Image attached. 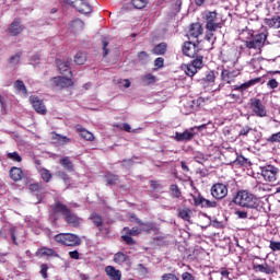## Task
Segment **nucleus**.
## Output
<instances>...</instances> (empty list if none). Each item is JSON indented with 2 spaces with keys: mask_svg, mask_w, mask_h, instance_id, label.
<instances>
[{
  "mask_svg": "<svg viewBox=\"0 0 280 280\" xmlns=\"http://www.w3.org/2000/svg\"><path fill=\"white\" fill-rule=\"evenodd\" d=\"M170 191H171L172 198H180L183 196L180 188H178V185H176V184L171 185Z\"/></svg>",
  "mask_w": 280,
  "mask_h": 280,
  "instance_id": "38",
  "label": "nucleus"
},
{
  "mask_svg": "<svg viewBox=\"0 0 280 280\" xmlns=\"http://www.w3.org/2000/svg\"><path fill=\"white\" fill-rule=\"evenodd\" d=\"M196 51H197V48L192 43L190 42L184 43L183 54L185 56H188V58H196Z\"/></svg>",
  "mask_w": 280,
  "mask_h": 280,
  "instance_id": "18",
  "label": "nucleus"
},
{
  "mask_svg": "<svg viewBox=\"0 0 280 280\" xmlns=\"http://www.w3.org/2000/svg\"><path fill=\"white\" fill-rule=\"evenodd\" d=\"M77 132L85 141H94L95 140V136H93V133L91 131L84 129V127H82L80 125L77 126Z\"/></svg>",
  "mask_w": 280,
  "mask_h": 280,
  "instance_id": "21",
  "label": "nucleus"
},
{
  "mask_svg": "<svg viewBox=\"0 0 280 280\" xmlns=\"http://www.w3.org/2000/svg\"><path fill=\"white\" fill-rule=\"evenodd\" d=\"M69 257L71 259H80V253L78 250L69 252Z\"/></svg>",
  "mask_w": 280,
  "mask_h": 280,
  "instance_id": "59",
  "label": "nucleus"
},
{
  "mask_svg": "<svg viewBox=\"0 0 280 280\" xmlns=\"http://www.w3.org/2000/svg\"><path fill=\"white\" fill-rule=\"evenodd\" d=\"M194 104H195L194 101L184 102L183 107H182L183 115H191V113H194V110H196V107L194 106Z\"/></svg>",
  "mask_w": 280,
  "mask_h": 280,
  "instance_id": "28",
  "label": "nucleus"
},
{
  "mask_svg": "<svg viewBox=\"0 0 280 280\" xmlns=\"http://www.w3.org/2000/svg\"><path fill=\"white\" fill-rule=\"evenodd\" d=\"M39 174H40L43 180H45V183H49V180H51V173L49 172V170L40 168Z\"/></svg>",
  "mask_w": 280,
  "mask_h": 280,
  "instance_id": "41",
  "label": "nucleus"
},
{
  "mask_svg": "<svg viewBox=\"0 0 280 280\" xmlns=\"http://www.w3.org/2000/svg\"><path fill=\"white\" fill-rule=\"evenodd\" d=\"M74 62L75 65H84V62H86V55L84 52H77Z\"/></svg>",
  "mask_w": 280,
  "mask_h": 280,
  "instance_id": "40",
  "label": "nucleus"
},
{
  "mask_svg": "<svg viewBox=\"0 0 280 280\" xmlns=\"http://www.w3.org/2000/svg\"><path fill=\"white\" fill-rule=\"evenodd\" d=\"M236 215L241 220H246V218L253 219V215H248V211H236Z\"/></svg>",
  "mask_w": 280,
  "mask_h": 280,
  "instance_id": "53",
  "label": "nucleus"
},
{
  "mask_svg": "<svg viewBox=\"0 0 280 280\" xmlns=\"http://www.w3.org/2000/svg\"><path fill=\"white\" fill-rule=\"evenodd\" d=\"M23 30H24V27H23V25H21L20 19H15L9 27V32H10L11 36H19V34H21V32H23Z\"/></svg>",
  "mask_w": 280,
  "mask_h": 280,
  "instance_id": "17",
  "label": "nucleus"
},
{
  "mask_svg": "<svg viewBox=\"0 0 280 280\" xmlns=\"http://www.w3.org/2000/svg\"><path fill=\"white\" fill-rule=\"evenodd\" d=\"M261 82V78L252 79L241 85H234L233 91H240V93H244V91L250 89V86H255V84H259Z\"/></svg>",
  "mask_w": 280,
  "mask_h": 280,
  "instance_id": "16",
  "label": "nucleus"
},
{
  "mask_svg": "<svg viewBox=\"0 0 280 280\" xmlns=\"http://www.w3.org/2000/svg\"><path fill=\"white\" fill-rule=\"evenodd\" d=\"M273 10L277 12V14H280V0L273 4Z\"/></svg>",
  "mask_w": 280,
  "mask_h": 280,
  "instance_id": "63",
  "label": "nucleus"
},
{
  "mask_svg": "<svg viewBox=\"0 0 280 280\" xmlns=\"http://www.w3.org/2000/svg\"><path fill=\"white\" fill-rule=\"evenodd\" d=\"M138 224H140V231L141 233L145 232H150L152 231V229H154V224L148 222V223H141V221H138Z\"/></svg>",
  "mask_w": 280,
  "mask_h": 280,
  "instance_id": "42",
  "label": "nucleus"
},
{
  "mask_svg": "<svg viewBox=\"0 0 280 280\" xmlns=\"http://www.w3.org/2000/svg\"><path fill=\"white\" fill-rule=\"evenodd\" d=\"M161 280H178V277H176L174 273H164L161 277Z\"/></svg>",
  "mask_w": 280,
  "mask_h": 280,
  "instance_id": "55",
  "label": "nucleus"
},
{
  "mask_svg": "<svg viewBox=\"0 0 280 280\" xmlns=\"http://www.w3.org/2000/svg\"><path fill=\"white\" fill-rule=\"evenodd\" d=\"M206 40L211 43V40H215V31H206Z\"/></svg>",
  "mask_w": 280,
  "mask_h": 280,
  "instance_id": "52",
  "label": "nucleus"
},
{
  "mask_svg": "<svg viewBox=\"0 0 280 280\" xmlns=\"http://www.w3.org/2000/svg\"><path fill=\"white\" fill-rule=\"evenodd\" d=\"M190 65L198 71L202 67V56L197 57Z\"/></svg>",
  "mask_w": 280,
  "mask_h": 280,
  "instance_id": "46",
  "label": "nucleus"
},
{
  "mask_svg": "<svg viewBox=\"0 0 280 280\" xmlns=\"http://www.w3.org/2000/svg\"><path fill=\"white\" fill-rule=\"evenodd\" d=\"M106 183L107 185H117L119 177L117 175H113L110 173H108L106 176Z\"/></svg>",
  "mask_w": 280,
  "mask_h": 280,
  "instance_id": "43",
  "label": "nucleus"
},
{
  "mask_svg": "<svg viewBox=\"0 0 280 280\" xmlns=\"http://www.w3.org/2000/svg\"><path fill=\"white\" fill-rule=\"evenodd\" d=\"M249 108L252 113L256 115V117H266L268 115V110H266V105L259 98H252L249 103Z\"/></svg>",
  "mask_w": 280,
  "mask_h": 280,
  "instance_id": "8",
  "label": "nucleus"
},
{
  "mask_svg": "<svg viewBox=\"0 0 280 280\" xmlns=\"http://www.w3.org/2000/svg\"><path fill=\"white\" fill-rule=\"evenodd\" d=\"M37 257H60L56 250L48 248V247H42L36 252Z\"/></svg>",
  "mask_w": 280,
  "mask_h": 280,
  "instance_id": "19",
  "label": "nucleus"
},
{
  "mask_svg": "<svg viewBox=\"0 0 280 280\" xmlns=\"http://www.w3.org/2000/svg\"><path fill=\"white\" fill-rule=\"evenodd\" d=\"M189 202H192V205H195V207H218V202L215 201H210L206 198H203L202 196L200 195H190V198H189Z\"/></svg>",
  "mask_w": 280,
  "mask_h": 280,
  "instance_id": "10",
  "label": "nucleus"
},
{
  "mask_svg": "<svg viewBox=\"0 0 280 280\" xmlns=\"http://www.w3.org/2000/svg\"><path fill=\"white\" fill-rule=\"evenodd\" d=\"M114 261L115 264H119L121 266V264H126V261H128V255L118 252L114 255Z\"/></svg>",
  "mask_w": 280,
  "mask_h": 280,
  "instance_id": "37",
  "label": "nucleus"
},
{
  "mask_svg": "<svg viewBox=\"0 0 280 280\" xmlns=\"http://www.w3.org/2000/svg\"><path fill=\"white\" fill-rule=\"evenodd\" d=\"M68 5L75 8L81 14H91L93 12V7L89 0H63Z\"/></svg>",
  "mask_w": 280,
  "mask_h": 280,
  "instance_id": "7",
  "label": "nucleus"
},
{
  "mask_svg": "<svg viewBox=\"0 0 280 280\" xmlns=\"http://www.w3.org/2000/svg\"><path fill=\"white\" fill-rule=\"evenodd\" d=\"M52 82L58 89H67L68 86H73V81L66 77H55Z\"/></svg>",
  "mask_w": 280,
  "mask_h": 280,
  "instance_id": "15",
  "label": "nucleus"
},
{
  "mask_svg": "<svg viewBox=\"0 0 280 280\" xmlns=\"http://www.w3.org/2000/svg\"><path fill=\"white\" fill-rule=\"evenodd\" d=\"M266 38L267 36L264 33L254 35L250 39L245 42V47H247V49H254V55L261 54V47H264Z\"/></svg>",
  "mask_w": 280,
  "mask_h": 280,
  "instance_id": "4",
  "label": "nucleus"
},
{
  "mask_svg": "<svg viewBox=\"0 0 280 280\" xmlns=\"http://www.w3.org/2000/svg\"><path fill=\"white\" fill-rule=\"evenodd\" d=\"M90 220L95 224V226H97V229H100V231H102V225L104 224L102 215L94 212L90 215Z\"/></svg>",
  "mask_w": 280,
  "mask_h": 280,
  "instance_id": "33",
  "label": "nucleus"
},
{
  "mask_svg": "<svg viewBox=\"0 0 280 280\" xmlns=\"http://www.w3.org/2000/svg\"><path fill=\"white\" fill-rule=\"evenodd\" d=\"M253 128L249 126L242 127V129L238 132V137H248V132H250Z\"/></svg>",
  "mask_w": 280,
  "mask_h": 280,
  "instance_id": "50",
  "label": "nucleus"
},
{
  "mask_svg": "<svg viewBox=\"0 0 280 280\" xmlns=\"http://www.w3.org/2000/svg\"><path fill=\"white\" fill-rule=\"evenodd\" d=\"M180 165H182L183 172H189V166H187V163H185V161H182Z\"/></svg>",
  "mask_w": 280,
  "mask_h": 280,
  "instance_id": "64",
  "label": "nucleus"
},
{
  "mask_svg": "<svg viewBox=\"0 0 280 280\" xmlns=\"http://www.w3.org/2000/svg\"><path fill=\"white\" fill-rule=\"evenodd\" d=\"M221 78L223 82L231 84V82H233V78H237V74H233V72L229 70H222Z\"/></svg>",
  "mask_w": 280,
  "mask_h": 280,
  "instance_id": "34",
  "label": "nucleus"
},
{
  "mask_svg": "<svg viewBox=\"0 0 280 280\" xmlns=\"http://www.w3.org/2000/svg\"><path fill=\"white\" fill-rule=\"evenodd\" d=\"M203 19L208 32H218V30H222V23L218 22V13L215 11H206L203 13Z\"/></svg>",
  "mask_w": 280,
  "mask_h": 280,
  "instance_id": "5",
  "label": "nucleus"
},
{
  "mask_svg": "<svg viewBox=\"0 0 280 280\" xmlns=\"http://www.w3.org/2000/svg\"><path fill=\"white\" fill-rule=\"evenodd\" d=\"M52 210L55 213H61L67 224H69L70 226L77 228L79 224L82 223V219L80 217H77L75 213H72L71 210L67 207V205L56 202L52 206Z\"/></svg>",
  "mask_w": 280,
  "mask_h": 280,
  "instance_id": "1",
  "label": "nucleus"
},
{
  "mask_svg": "<svg viewBox=\"0 0 280 280\" xmlns=\"http://www.w3.org/2000/svg\"><path fill=\"white\" fill-rule=\"evenodd\" d=\"M141 82L144 86H153V84H156V75L147 73L141 77Z\"/></svg>",
  "mask_w": 280,
  "mask_h": 280,
  "instance_id": "25",
  "label": "nucleus"
},
{
  "mask_svg": "<svg viewBox=\"0 0 280 280\" xmlns=\"http://www.w3.org/2000/svg\"><path fill=\"white\" fill-rule=\"evenodd\" d=\"M55 241L63 246H80L82 240L80 236L71 233H60L55 236Z\"/></svg>",
  "mask_w": 280,
  "mask_h": 280,
  "instance_id": "3",
  "label": "nucleus"
},
{
  "mask_svg": "<svg viewBox=\"0 0 280 280\" xmlns=\"http://www.w3.org/2000/svg\"><path fill=\"white\" fill-rule=\"evenodd\" d=\"M200 84L203 89H211L215 84V72L208 71L206 77L200 80Z\"/></svg>",
  "mask_w": 280,
  "mask_h": 280,
  "instance_id": "13",
  "label": "nucleus"
},
{
  "mask_svg": "<svg viewBox=\"0 0 280 280\" xmlns=\"http://www.w3.org/2000/svg\"><path fill=\"white\" fill-rule=\"evenodd\" d=\"M265 25L269 27H275V30H279L280 27V16L267 18L265 19Z\"/></svg>",
  "mask_w": 280,
  "mask_h": 280,
  "instance_id": "29",
  "label": "nucleus"
},
{
  "mask_svg": "<svg viewBox=\"0 0 280 280\" xmlns=\"http://www.w3.org/2000/svg\"><path fill=\"white\" fill-rule=\"evenodd\" d=\"M9 176L14 180V183H19V180L23 178V170H21V167L13 166L9 171Z\"/></svg>",
  "mask_w": 280,
  "mask_h": 280,
  "instance_id": "22",
  "label": "nucleus"
},
{
  "mask_svg": "<svg viewBox=\"0 0 280 280\" xmlns=\"http://www.w3.org/2000/svg\"><path fill=\"white\" fill-rule=\"evenodd\" d=\"M182 69L188 78H194L198 73V70L191 63L182 66Z\"/></svg>",
  "mask_w": 280,
  "mask_h": 280,
  "instance_id": "32",
  "label": "nucleus"
},
{
  "mask_svg": "<svg viewBox=\"0 0 280 280\" xmlns=\"http://www.w3.org/2000/svg\"><path fill=\"white\" fill-rule=\"evenodd\" d=\"M202 34V25L200 23H192L190 25L189 35L192 38H198Z\"/></svg>",
  "mask_w": 280,
  "mask_h": 280,
  "instance_id": "27",
  "label": "nucleus"
},
{
  "mask_svg": "<svg viewBox=\"0 0 280 280\" xmlns=\"http://www.w3.org/2000/svg\"><path fill=\"white\" fill-rule=\"evenodd\" d=\"M56 65L60 71V73H67V71H68V73L71 74V71L69 70L71 67V62L69 60L63 61L61 59H57Z\"/></svg>",
  "mask_w": 280,
  "mask_h": 280,
  "instance_id": "26",
  "label": "nucleus"
},
{
  "mask_svg": "<svg viewBox=\"0 0 280 280\" xmlns=\"http://www.w3.org/2000/svg\"><path fill=\"white\" fill-rule=\"evenodd\" d=\"M178 217L182 218V220L189 222V220H191V209L189 208L179 209Z\"/></svg>",
  "mask_w": 280,
  "mask_h": 280,
  "instance_id": "35",
  "label": "nucleus"
},
{
  "mask_svg": "<svg viewBox=\"0 0 280 280\" xmlns=\"http://www.w3.org/2000/svg\"><path fill=\"white\" fill-rule=\"evenodd\" d=\"M165 51H167V44L165 43H161L153 48L155 56H164Z\"/></svg>",
  "mask_w": 280,
  "mask_h": 280,
  "instance_id": "36",
  "label": "nucleus"
},
{
  "mask_svg": "<svg viewBox=\"0 0 280 280\" xmlns=\"http://www.w3.org/2000/svg\"><path fill=\"white\" fill-rule=\"evenodd\" d=\"M10 235H11V240L13 242V244H15V246H19V242H16L18 240H21V237H23V229H16V228H11L10 229Z\"/></svg>",
  "mask_w": 280,
  "mask_h": 280,
  "instance_id": "24",
  "label": "nucleus"
},
{
  "mask_svg": "<svg viewBox=\"0 0 280 280\" xmlns=\"http://www.w3.org/2000/svg\"><path fill=\"white\" fill-rule=\"evenodd\" d=\"M124 231L129 235H133V236L141 235V228H132L131 230L128 228H125Z\"/></svg>",
  "mask_w": 280,
  "mask_h": 280,
  "instance_id": "45",
  "label": "nucleus"
},
{
  "mask_svg": "<svg viewBox=\"0 0 280 280\" xmlns=\"http://www.w3.org/2000/svg\"><path fill=\"white\" fill-rule=\"evenodd\" d=\"M138 58H139V60L147 61L148 60V52L141 51L140 54H138Z\"/></svg>",
  "mask_w": 280,
  "mask_h": 280,
  "instance_id": "61",
  "label": "nucleus"
},
{
  "mask_svg": "<svg viewBox=\"0 0 280 280\" xmlns=\"http://www.w3.org/2000/svg\"><path fill=\"white\" fill-rule=\"evenodd\" d=\"M105 272H106L107 277H109L110 280H121V271L117 270L113 266H107L105 268Z\"/></svg>",
  "mask_w": 280,
  "mask_h": 280,
  "instance_id": "20",
  "label": "nucleus"
},
{
  "mask_svg": "<svg viewBox=\"0 0 280 280\" xmlns=\"http://www.w3.org/2000/svg\"><path fill=\"white\" fill-rule=\"evenodd\" d=\"M132 5L137 10H143L148 5V0H132Z\"/></svg>",
  "mask_w": 280,
  "mask_h": 280,
  "instance_id": "44",
  "label": "nucleus"
},
{
  "mask_svg": "<svg viewBox=\"0 0 280 280\" xmlns=\"http://www.w3.org/2000/svg\"><path fill=\"white\" fill-rule=\"evenodd\" d=\"M30 102H31L34 110H36V113H38L39 115L47 114V107H45V104L43 103V101L40 98H38V96H31Z\"/></svg>",
  "mask_w": 280,
  "mask_h": 280,
  "instance_id": "11",
  "label": "nucleus"
},
{
  "mask_svg": "<svg viewBox=\"0 0 280 280\" xmlns=\"http://www.w3.org/2000/svg\"><path fill=\"white\" fill-rule=\"evenodd\" d=\"M165 65V59H163L162 57H159L154 60V67H156V69H163Z\"/></svg>",
  "mask_w": 280,
  "mask_h": 280,
  "instance_id": "51",
  "label": "nucleus"
},
{
  "mask_svg": "<svg viewBox=\"0 0 280 280\" xmlns=\"http://www.w3.org/2000/svg\"><path fill=\"white\" fill-rule=\"evenodd\" d=\"M69 30L73 32V34H78V32L84 30V22H82V20H74L69 24Z\"/></svg>",
  "mask_w": 280,
  "mask_h": 280,
  "instance_id": "23",
  "label": "nucleus"
},
{
  "mask_svg": "<svg viewBox=\"0 0 280 280\" xmlns=\"http://www.w3.org/2000/svg\"><path fill=\"white\" fill-rule=\"evenodd\" d=\"M269 143H280V131L277 133H272L269 139Z\"/></svg>",
  "mask_w": 280,
  "mask_h": 280,
  "instance_id": "49",
  "label": "nucleus"
},
{
  "mask_svg": "<svg viewBox=\"0 0 280 280\" xmlns=\"http://www.w3.org/2000/svg\"><path fill=\"white\" fill-rule=\"evenodd\" d=\"M196 137V128L191 127L186 129L184 132L175 133V141H191Z\"/></svg>",
  "mask_w": 280,
  "mask_h": 280,
  "instance_id": "12",
  "label": "nucleus"
},
{
  "mask_svg": "<svg viewBox=\"0 0 280 280\" xmlns=\"http://www.w3.org/2000/svg\"><path fill=\"white\" fill-rule=\"evenodd\" d=\"M231 57L229 58L230 62H232L233 65H235V62H237V50H232L230 52Z\"/></svg>",
  "mask_w": 280,
  "mask_h": 280,
  "instance_id": "58",
  "label": "nucleus"
},
{
  "mask_svg": "<svg viewBox=\"0 0 280 280\" xmlns=\"http://www.w3.org/2000/svg\"><path fill=\"white\" fill-rule=\"evenodd\" d=\"M124 242H126V244H128V246H135V238L132 237V235H130L129 233L125 234L121 236Z\"/></svg>",
  "mask_w": 280,
  "mask_h": 280,
  "instance_id": "47",
  "label": "nucleus"
},
{
  "mask_svg": "<svg viewBox=\"0 0 280 280\" xmlns=\"http://www.w3.org/2000/svg\"><path fill=\"white\" fill-rule=\"evenodd\" d=\"M261 176L267 183H277L279 177V168L275 165H265L260 167Z\"/></svg>",
  "mask_w": 280,
  "mask_h": 280,
  "instance_id": "6",
  "label": "nucleus"
},
{
  "mask_svg": "<svg viewBox=\"0 0 280 280\" xmlns=\"http://www.w3.org/2000/svg\"><path fill=\"white\" fill-rule=\"evenodd\" d=\"M269 248H271L273 253H277V250H280V242L271 241Z\"/></svg>",
  "mask_w": 280,
  "mask_h": 280,
  "instance_id": "56",
  "label": "nucleus"
},
{
  "mask_svg": "<svg viewBox=\"0 0 280 280\" xmlns=\"http://www.w3.org/2000/svg\"><path fill=\"white\" fill-rule=\"evenodd\" d=\"M235 205L240 207H246L247 209H257L259 206V199L248 190H240L234 198Z\"/></svg>",
  "mask_w": 280,
  "mask_h": 280,
  "instance_id": "2",
  "label": "nucleus"
},
{
  "mask_svg": "<svg viewBox=\"0 0 280 280\" xmlns=\"http://www.w3.org/2000/svg\"><path fill=\"white\" fill-rule=\"evenodd\" d=\"M211 196L215 198V200H222L229 196V187L226 185L218 183L211 187Z\"/></svg>",
  "mask_w": 280,
  "mask_h": 280,
  "instance_id": "9",
  "label": "nucleus"
},
{
  "mask_svg": "<svg viewBox=\"0 0 280 280\" xmlns=\"http://www.w3.org/2000/svg\"><path fill=\"white\" fill-rule=\"evenodd\" d=\"M10 65H12V67H16V65H19V62H21V55H13L10 57L9 59Z\"/></svg>",
  "mask_w": 280,
  "mask_h": 280,
  "instance_id": "48",
  "label": "nucleus"
},
{
  "mask_svg": "<svg viewBox=\"0 0 280 280\" xmlns=\"http://www.w3.org/2000/svg\"><path fill=\"white\" fill-rule=\"evenodd\" d=\"M254 272H262L264 275H275V267L268 265V262L253 264Z\"/></svg>",
  "mask_w": 280,
  "mask_h": 280,
  "instance_id": "14",
  "label": "nucleus"
},
{
  "mask_svg": "<svg viewBox=\"0 0 280 280\" xmlns=\"http://www.w3.org/2000/svg\"><path fill=\"white\" fill-rule=\"evenodd\" d=\"M267 86L269 89H277L279 86V82H277V79H270L268 82H267Z\"/></svg>",
  "mask_w": 280,
  "mask_h": 280,
  "instance_id": "57",
  "label": "nucleus"
},
{
  "mask_svg": "<svg viewBox=\"0 0 280 280\" xmlns=\"http://www.w3.org/2000/svg\"><path fill=\"white\" fill-rule=\"evenodd\" d=\"M182 280H196V279L192 277L191 273H189V272H184V273L182 275Z\"/></svg>",
  "mask_w": 280,
  "mask_h": 280,
  "instance_id": "60",
  "label": "nucleus"
},
{
  "mask_svg": "<svg viewBox=\"0 0 280 280\" xmlns=\"http://www.w3.org/2000/svg\"><path fill=\"white\" fill-rule=\"evenodd\" d=\"M7 159L13 161V163H21L23 161V158L16 151L7 153Z\"/></svg>",
  "mask_w": 280,
  "mask_h": 280,
  "instance_id": "39",
  "label": "nucleus"
},
{
  "mask_svg": "<svg viewBox=\"0 0 280 280\" xmlns=\"http://www.w3.org/2000/svg\"><path fill=\"white\" fill-rule=\"evenodd\" d=\"M49 270V267L47 266V264H43L40 266V275L43 277V279H47V271Z\"/></svg>",
  "mask_w": 280,
  "mask_h": 280,
  "instance_id": "54",
  "label": "nucleus"
},
{
  "mask_svg": "<svg viewBox=\"0 0 280 280\" xmlns=\"http://www.w3.org/2000/svg\"><path fill=\"white\" fill-rule=\"evenodd\" d=\"M59 163L65 170H67V172H73V162H71L69 156H63Z\"/></svg>",
  "mask_w": 280,
  "mask_h": 280,
  "instance_id": "30",
  "label": "nucleus"
},
{
  "mask_svg": "<svg viewBox=\"0 0 280 280\" xmlns=\"http://www.w3.org/2000/svg\"><path fill=\"white\" fill-rule=\"evenodd\" d=\"M15 91L19 93H22V95H25L27 97V88L25 86V83H23L22 80H16L13 84Z\"/></svg>",
  "mask_w": 280,
  "mask_h": 280,
  "instance_id": "31",
  "label": "nucleus"
},
{
  "mask_svg": "<svg viewBox=\"0 0 280 280\" xmlns=\"http://www.w3.org/2000/svg\"><path fill=\"white\" fill-rule=\"evenodd\" d=\"M106 47H108V43L106 42V39H103L104 57L108 56V49H106Z\"/></svg>",
  "mask_w": 280,
  "mask_h": 280,
  "instance_id": "62",
  "label": "nucleus"
}]
</instances>
